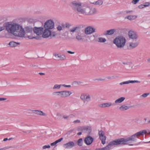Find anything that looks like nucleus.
I'll use <instances>...</instances> for the list:
<instances>
[{"label": "nucleus", "instance_id": "7c9ffc66", "mask_svg": "<svg viewBox=\"0 0 150 150\" xmlns=\"http://www.w3.org/2000/svg\"><path fill=\"white\" fill-rule=\"evenodd\" d=\"M25 32L26 33H31L33 30L32 28L30 27H27L25 28Z\"/></svg>", "mask_w": 150, "mask_h": 150}, {"label": "nucleus", "instance_id": "864d4df0", "mask_svg": "<svg viewBox=\"0 0 150 150\" xmlns=\"http://www.w3.org/2000/svg\"><path fill=\"white\" fill-rule=\"evenodd\" d=\"M138 7L139 8L141 9L144 8V6L143 4H142L139 6Z\"/></svg>", "mask_w": 150, "mask_h": 150}, {"label": "nucleus", "instance_id": "dca6fc26", "mask_svg": "<svg viewBox=\"0 0 150 150\" xmlns=\"http://www.w3.org/2000/svg\"><path fill=\"white\" fill-rule=\"evenodd\" d=\"M125 99V98L124 97H121L116 100L113 103L114 104V105H118L119 104L122 103Z\"/></svg>", "mask_w": 150, "mask_h": 150}, {"label": "nucleus", "instance_id": "a878e982", "mask_svg": "<svg viewBox=\"0 0 150 150\" xmlns=\"http://www.w3.org/2000/svg\"><path fill=\"white\" fill-rule=\"evenodd\" d=\"M60 91H54L52 93V95L56 97L61 98Z\"/></svg>", "mask_w": 150, "mask_h": 150}, {"label": "nucleus", "instance_id": "c85d7f7f", "mask_svg": "<svg viewBox=\"0 0 150 150\" xmlns=\"http://www.w3.org/2000/svg\"><path fill=\"white\" fill-rule=\"evenodd\" d=\"M137 16L135 15H130L127 17V18L129 20H132L136 18Z\"/></svg>", "mask_w": 150, "mask_h": 150}, {"label": "nucleus", "instance_id": "f03ea898", "mask_svg": "<svg viewBox=\"0 0 150 150\" xmlns=\"http://www.w3.org/2000/svg\"><path fill=\"white\" fill-rule=\"evenodd\" d=\"M71 6L75 11L86 15H90L96 14L97 10L95 7L91 8L86 4H83L79 1L72 2Z\"/></svg>", "mask_w": 150, "mask_h": 150}, {"label": "nucleus", "instance_id": "20e7f679", "mask_svg": "<svg viewBox=\"0 0 150 150\" xmlns=\"http://www.w3.org/2000/svg\"><path fill=\"white\" fill-rule=\"evenodd\" d=\"M126 39L125 37L122 36L116 37L113 40V43L118 48H122L125 44Z\"/></svg>", "mask_w": 150, "mask_h": 150}, {"label": "nucleus", "instance_id": "052dcab7", "mask_svg": "<svg viewBox=\"0 0 150 150\" xmlns=\"http://www.w3.org/2000/svg\"><path fill=\"white\" fill-rule=\"evenodd\" d=\"M96 150H104V148H97L96 149Z\"/></svg>", "mask_w": 150, "mask_h": 150}, {"label": "nucleus", "instance_id": "2f4dec72", "mask_svg": "<svg viewBox=\"0 0 150 150\" xmlns=\"http://www.w3.org/2000/svg\"><path fill=\"white\" fill-rule=\"evenodd\" d=\"M61 86H62V84L58 85L56 84L54 85L52 88L54 90L59 89Z\"/></svg>", "mask_w": 150, "mask_h": 150}, {"label": "nucleus", "instance_id": "0eeeda50", "mask_svg": "<svg viewBox=\"0 0 150 150\" xmlns=\"http://www.w3.org/2000/svg\"><path fill=\"white\" fill-rule=\"evenodd\" d=\"M84 31L86 35H90L96 32V28L92 26H89L85 28Z\"/></svg>", "mask_w": 150, "mask_h": 150}, {"label": "nucleus", "instance_id": "9d476101", "mask_svg": "<svg viewBox=\"0 0 150 150\" xmlns=\"http://www.w3.org/2000/svg\"><path fill=\"white\" fill-rule=\"evenodd\" d=\"M129 37L133 40H137L138 36L135 32L132 31H129L128 33Z\"/></svg>", "mask_w": 150, "mask_h": 150}, {"label": "nucleus", "instance_id": "49530a36", "mask_svg": "<svg viewBox=\"0 0 150 150\" xmlns=\"http://www.w3.org/2000/svg\"><path fill=\"white\" fill-rule=\"evenodd\" d=\"M114 78V76H108L106 77V78L109 80H111L113 79V78Z\"/></svg>", "mask_w": 150, "mask_h": 150}, {"label": "nucleus", "instance_id": "c9c22d12", "mask_svg": "<svg viewBox=\"0 0 150 150\" xmlns=\"http://www.w3.org/2000/svg\"><path fill=\"white\" fill-rule=\"evenodd\" d=\"M83 126H79L77 128V130L78 131H81L83 132Z\"/></svg>", "mask_w": 150, "mask_h": 150}, {"label": "nucleus", "instance_id": "b1692460", "mask_svg": "<svg viewBox=\"0 0 150 150\" xmlns=\"http://www.w3.org/2000/svg\"><path fill=\"white\" fill-rule=\"evenodd\" d=\"M91 3L95 5H98L100 6L103 5V1L102 0H98L94 2H93Z\"/></svg>", "mask_w": 150, "mask_h": 150}, {"label": "nucleus", "instance_id": "7ed1b4c3", "mask_svg": "<svg viewBox=\"0 0 150 150\" xmlns=\"http://www.w3.org/2000/svg\"><path fill=\"white\" fill-rule=\"evenodd\" d=\"M4 26H0V32L5 28L8 33L16 36L22 37L25 35V32L24 29L22 26L18 24L8 22L4 24Z\"/></svg>", "mask_w": 150, "mask_h": 150}, {"label": "nucleus", "instance_id": "6ab92c4d", "mask_svg": "<svg viewBox=\"0 0 150 150\" xmlns=\"http://www.w3.org/2000/svg\"><path fill=\"white\" fill-rule=\"evenodd\" d=\"M42 33V37L44 38H48L50 35L51 31L49 30L45 29Z\"/></svg>", "mask_w": 150, "mask_h": 150}, {"label": "nucleus", "instance_id": "338daca9", "mask_svg": "<svg viewBox=\"0 0 150 150\" xmlns=\"http://www.w3.org/2000/svg\"><path fill=\"white\" fill-rule=\"evenodd\" d=\"M147 123L148 124L150 123V120Z\"/></svg>", "mask_w": 150, "mask_h": 150}, {"label": "nucleus", "instance_id": "1a4fd4ad", "mask_svg": "<svg viewBox=\"0 0 150 150\" xmlns=\"http://www.w3.org/2000/svg\"><path fill=\"white\" fill-rule=\"evenodd\" d=\"M98 134L99 138L101 141L102 143L103 144H104L105 143L106 137L105 135L104 132L102 130L99 131L98 132Z\"/></svg>", "mask_w": 150, "mask_h": 150}, {"label": "nucleus", "instance_id": "13d9d810", "mask_svg": "<svg viewBox=\"0 0 150 150\" xmlns=\"http://www.w3.org/2000/svg\"><path fill=\"white\" fill-rule=\"evenodd\" d=\"M32 38H35L37 40H39L40 39V38L39 37H33Z\"/></svg>", "mask_w": 150, "mask_h": 150}, {"label": "nucleus", "instance_id": "aec40b11", "mask_svg": "<svg viewBox=\"0 0 150 150\" xmlns=\"http://www.w3.org/2000/svg\"><path fill=\"white\" fill-rule=\"evenodd\" d=\"M92 131V128L90 126H83V132L89 134Z\"/></svg>", "mask_w": 150, "mask_h": 150}, {"label": "nucleus", "instance_id": "680f3d73", "mask_svg": "<svg viewBox=\"0 0 150 150\" xmlns=\"http://www.w3.org/2000/svg\"><path fill=\"white\" fill-rule=\"evenodd\" d=\"M39 74L40 75H44L45 74V73H39Z\"/></svg>", "mask_w": 150, "mask_h": 150}, {"label": "nucleus", "instance_id": "774afa93", "mask_svg": "<svg viewBox=\"0 0 150 150\" xmlns=\"http://www.w3.org/2000/svg\"><path fill=\"white\" fill-rule=\"evenodd\" d=\"M12 139V138H10L9 139H8V140H10L11 139Z\"/></svg>", "mask_w": 150, "mask_h": 150}, {"label": "nucleus", "instance_id": "a211bd4d", "mask_svg": "<svg viewBox=\"0 0 150 150\" xmlns=\"http://www.w3.org/2000/svg\"><path fill=\"white\" fill-rule=\"evenodd\" d=\"M84 35L83 33H78L76 35V39L78 41H83V36Z\"/></svg>", "mask_w": 150, "mask_h": 150}, {"label": "nucleus", "instance_id": "5701e85b", "mask_svg": "<svg viewBox=\"0 0 150 150\" xmlns=\"http://www.w3.org/2000/svg\"><path fill=\"white\" fill-rule=\"evenodd\" d=\"M115 30V29H112L107 30L105 32L104 34L105 35H112L114 33Z\"/></svg>", "mask_w": 150, "mask_h": 150}, {"label": "nucleus", "instance_id": "bb28decb", "mask_svg": "<svg viewBox=\"0 0 150 150\" xmlns=\"http://www.w3.org/2000/svg\"><path fill=\"white\" fill-rule=\"evenodd\" d=\"M20 44V43L16 42L14 41H11L9 43V45L12 47H16Z\"/></svg>", "mask_w": 150, "mask_h": 150}, {"label": "nucleus", "instance_id": "f8f14e48", "mask_svg": "<svg viewBox=\"0 0 150 150\" xmlns=\"http://www.w3.org/2000/svg\"><path fill=\"white\" fill-rule=\"evenodd\" d=\"M74 145V143L73 142L70 141L67 143L64 144L63 146L65 149H70L73 148Z\"/></svg>", "mask_w": 150, "mask_h": 150}, {"label": "nucleus", "instance_id": "8fccbe9b", "mask_svg": "<svg viewBox=\"0 0 150 150\" xmlns=\"http://www.w3.org/2000/svg\"><path fill=\"white\" fill-rule=\"evenodd\" d=\"M63 139V138H60V139L56 140L55 141L56 142L57 144V143L61 142Z\"/></svg>", "mask_w": 150, "mask_h": 150}, {"label": "nucleus", "instance_id": "de8ad7c7", "mask_svg": "<svg viewBox=\"0 0 150 150\" xmlns=\"http://www.w3.org/2000/svg\"><path fill=\"white\" fill-rule=\"evenodd\" d=\"M62 86H63L66 87L70 88L71 87L70 85H66L65 84H62Z\"/></svg>", "mask_w": 150, "mask_h": 150}, {"label": "nucleus", "instance_id": "ea45409f", "mask_svg": "<svg viewBox=\"0 0 150 150\" xmlns=\"http://www.w3.org/2000/svg\"><path fill=\"white\" fill-rule=\"evenodd\" d=\"M12 148V147L11 146H7V147H4L0 149V150H5V149H8L10 148Z\"/></svg>", "mask_w": 150, "mask_h": 150}, {"label": "nucleus", "instance_id": "5fc2aeb1", "mask_svg": "<svg viewBox=\"0 0 150 150\" xmlns=\"http://www.w3.org/2000/svg\"><path fill=\"white\" fill-rule=\"evenodd\" d=\"M56 144H57L56 143V142L55 141L54 142H53L52 143H51L50 144V145L51 146H54V145H55Z\"/></svg>", "mask_w": 150, "mask_h": 150}, {"label": "nucleus", "instance_id": "473e14b6", "mask_svg": "<svg viewBox=\"0 0 150 150\" xmlns=\"http://www.w3.org/2000/svg\"><path fill=\"white\" fill-rule=\"evenodd\" d=\"M78 145L79 146H82L83 144V139L82 138L79 139L77 141Z\"/></svg>", "mask_w": 150, "mask_h": 150}, {"label": "nucleus", "instance_id": "412c9836", "mask_svg": "<svg viewBox=\"0 0 150 150\" xmlns=\"http://www.w3.org/2000/svg\"><path fill=\"white\" fill-rule=\"evenodd\" d=\"M140 81L138 80L130 81L128 80L127 81H124L120 83V85H122L124 84H128L130 83H140Z\"/></svg>", "mask_w": 150, "mask_h": 150}, {"label": "nucleus", "instance_id": "f3484780", "mask_svg": "<svg viewBox=\"0 0 150 150\" xmlns=\"http://www.w3.org/2000/svg\"><path fill=\"white\" fill-rule=\"evenodd\" d=\"M54 55L55 59L58 60H64L66 58L65 56L63 54H55Z\"/></svg>", "mask_w": 150, "mask_h": 150}, {"label": "nucleus", "instance_id": "37998d69", "mask_svg": "<svg viewBox=\"0 0 150 150\" xmlns=\"http://www.w3.org/2000/svg\"><path fill=\"white\" fill-rule=\"evenodd\" d=\"M63 117L64 119L68 120L69 119V117L68 115H63Z\"/></svg>", "mask_w": 150, "mask_h": 150}, {"label": "nucleus", "instance_id": "bf43d9fd", "mask_svg": "<svg viewBox=\"0 0 150 150\" xmlns=\"http://www.w3.org/2000/svg\"><path fill=\"white\" fill-rule=\"evenodd\" d=\"M67 52L71 54H74V52H72L70 51H67Z\"/></svg>", "mask_w": 150, "mask_h": 150}, {"label": "nucleus", "instance_id": "58836bf2", "mask_svg": "<svg viewBox=\"0 0 150 150\" xmlns=\"http://www.w3.org/2000/svg\"><path fill=\"white\" fill-rule=\"evenodd\" d=\"M73 122L74 124L79 123H81V121L79 120H74Z\"/></svg>", "mask_w": 150, "mask_h": 150}, {"label": "nucleus", "instance_id": "c756f323", "mask_svg": "<svg viewBox=\"0 0 150 150\" xmlns=\"http://www.w3.org/2000/svg\"><path fill=\"white\" fill-rule=\"evenodd\" d=\"M97 41L99 42H105L106 41V40L104 38L100 37L98 38Z\"/></svg>", "mask_w": 150, "mask_h": 150}, {"label": "nucleus", "instance_id": "423d86ee", "mask_svg": "<svg viewBox=\"0 0 150 150\" xmlns=\"http://www.w3.org/2000/svg\"><path fill=\"white\" fill-rule=\"evenodd\" d=\"M81 99L83 100V103L86 104L91 100L90 96L88 94H83L81 95Z\"/></svg>", "mask_w": 150, "mask_h": 150}, {"label": "nucleus", "instance_id": "6e6d98bb", "mask_svg": "<svg viewBox=\"0 0 150 150\" xmlns=\"http://www.w3.org/2000/svg\"><path fill=\"white\" fill-rule=\"evenodd\" d=\"M6 98H0V101L6 100Z\"/></svg>", "mask_w": 150, "mask_h": 150}, {"label": "nucleus", "instance_id": "ddd939ff", "mask_svg": "<svg viewBox=\"0 0 150 150\" xmlns=\"http://www.w3.org/2000/svg\"><path fill=\"white\" fill-rule=\"evenodd\" d=\"M139 42L137 40H133L129 43V47L130 49H133L137 47L139 45Z\"/></svg>", "mask_w": 150, "mask_h": 150}, {"label": "nucleus", "instance_id": "cd10ccee", "mask_svg": "<svg viewBox=\"0 0 150 150\" xmlns=\"http://www.w3.org/2000/svg\"><path fill=\"white\" fill-rule=\"evenodd\" d=\"M130 107L125 105H123L119 108L120 110L121 111H124L128 109Z\"/></svg>", "mask_w": 150, "mask_h": 150}, {"label": "nucleus", "instance_id": "72a5a7b5", "mask_svg": "<svg viewBox=\"0 0 150 150\" xmlns=\"http://www.w3.org/2000/svg\"><path fill=\"white\" fill-rule=\"evenodd\" d=\"M149 94V93H144L142 95L140 96V98H143L146 97Z\"/></svg>", "mask_w": 150, "mask_h": 150}, {"label": "nucleus", "instance_id": "79ce46f5", "mask_svg": "<svg viewBox=\"0 0 150 150\" xmlns=\"http://www.w3.org/2000/svg\"><path fill=\"white\" fill-rule=\"evenodd\" d=\"M62 29V27L60 25H59L57 27V30L58 31H61Z\"/></svg>", "mask_w": 150, "mask_h": 150}, {"label": "nucleus", "instance_id": "a19ab883", "mask_svg": "<svg viewBox=\"0 0 150 150\" xmlns=\"http://www.w3.org/2000/svg\"><path fill=\"white\" fill-rule=\"evenodd\" d=\"M56 116L59 118H60L62 117V115L59 112H57V113Z\"/></svg>", "mask_w": 150, "mask_h": 150}, {"label": "nucleus", "instance_id": "4468645a", "mask_svg": "<svg viewBox=\"0 0 150 150\" xmlns=\"http://www.w3.org/2000/svg\"><path fill=\"white\" fill-rule=\"evenodd\" d=\"M93 139L90 136H87L86 137L84 140V142L87 145H90L92 144Z\"/></svg>", "mask_w": 150, "mask_h": 150}, {"label": "nucleus", "instance_id": "9b49d317", "mask_svg": "<svg viewBox=\"0 0 150 150\" xmlns=\"http://www.w3.org/2000/svg\"><path fill=\"white\" fill-rule=\"evenodd\" d=\"M72 93L70 91H60L61 98H65L69 96Z\"/></svg>", "mask_w": 150, "mask_h": 150}, {"label": "nucleus", "instance_id": "0e129e2a", "mask_svg": "<svg viewBox=\"0 0 150 150\" xmlns=\"http://www.w3.org/2000/svg\"><path fill=\"white\" fill-rule=\"evenodd\" d=\"M81 134L82 133L81 132H79L77 133V134L79 135Z\"/></svg>", "mask_w": 150, "mask_h": 150}, {"label": "nucleus", "instance_id": "4d7b16f0", "mask_svg": "<svg viewBox=\"0 0 150 150\" xmlns=\"http://www.w3.org/2000/svg\"><path fill=\"white\" fill-rule=\"evenodd\" d=\"M93 36L94 38H97L98 36V35L97 34L95 33L93 35Z\"/></svg>", "mask_w": 150, "mask_h": 150}, {"label": "nucleus", "instance_id": "f704fd0d", "mask_svg": "<svg viewBox=\"0 0 150 150\" xmlns=\"http://www.w3.org/2000/svg\"><path fill=\"white\" fill-rule=\"evenodd\" d=\"M57 35V34L56 33V32H55L54 31H53L52 32L51 31V34H50V36L51 38L54 37L55 36Z\"/></svg>", "mask_w": 150, "mask_h": 150}, {"label": "nucleus", "instance_id": "c03bdc74", "mask_svg": "<svg viewBox=\"0 0 150 150\" xmlns=\"http://www.w3.org/2000/svg\"><path fill=\"white\" fill-rule=\"evenodd\" d=\"M139 1V0H133L132 1V3L133 4H136V3L138 2V1Z\"/></svg>", "mask_w": 150, "mask_h": 150}, {"label": "nucleus", "instance_id": "e2e57ef3", "mask_svg": "<svg viewBox=\"0 0 150 150\" xmlns=\"http://www.w3.org/2000/svg\"><path fill=\"white\" fill-rule=\"evenodd\" d=\"M8 139L7 138H4V140L3 141H6Z\"/></svg>", "mask_w": 150, "mask_h": 150}, {"label": "nucleus", "instance_id": "f257e3e1", "mask_svg": "<svg viewBox=\"0 0 150 150\" xmlns=\"http://www.w3.org/2000/svg\"><path fill=\"white\" fill-rule=\"evenodd\" d=\"M146 133L147 131L144 130L137 132L127 138H121L115 140L110 142L107 146L104 147V149L109 150L113 146L128 144L129 146H132L134 144L132 143L136 142L137 138Z\"/></svg>", "mask_w": 150, "mask_h": 150}, {"label": "nucleus", "instance_id": "3c124183", "mask_svg": "<svg viewBox=\"0 0 150 150\" xmlns=\"http://www.w3.org/2000/svg\"><path fill=\"white\" fill-rule=\"evenodd\" d=\"M71 26V24L69 23H66L65 24V27L66 28H69Z\"/></svg>", "mask_w": 150, "mask_h": 150}, {"label": "nucleus", "instance_id": "39448f33", "mask_svg": "<svg viewBox=\"0 0 150 150\" xmlns=\"http://www.w3.org/2000/svg\"><path fill=\"white\" fill-rule=\"evenodd\" d=\"M44 28L45 29L50 30L54 28V23L51 20L47 21L45 23Z\"/></svg>", "mask_w": 150, "mask_h": 150}, {"label": "nucleus", "instance_id": "09e8293b", "mask_svg": "<svg viewBox=\"0 0 150 150\" xmlns=\"http://www.w3.org/2000/svg\"><path fill=\"white\" fill-rule=\"evenodd\" d=\"M96 80L98 81H104L105 80V79L104 78H100L97 79Z\"/></svg>", "mask_w": 150, "mask_h": 150}, {"label": "nucleus", "instance_id": "4be33fe9", "mask_svg": "<svg viewBox=\"0 0 150 150\" xmlns=\"http://www.w3.org/2000/svg\"><path fill=\"white\" fill-rule=\"evenodd\" d=\"M32 111L33 112L37 115L45 116L46 115V114L44 112L42 111L39 110H32Z\"/></svg>", "mask_w": 150, "mask_h": 150}, {"label": "nucleus", "instance_id": "393cba45", "mask_svg": "<svg viewBox=\"0 0 150 150\" xmlns=\"http://www.w3.org/2000/svg\"><path fill=\"white\" fill-rule=\"evenodd\" d=\"M79 29V27L76 26L70 29L69 30V31L72 32L74 33V32H77L78 30Z\"/></svg>", "mask_w": 150, "mask_h": 150}, {"label": "nucleus", "instance_id": "603ef678", "mask_svg": "<svg viewBox=\"0 0 150 150\" xmlns=\"http://www.w3.org/2000/svg\"><path fill=\"white\" fill-rule=\"evenodd\" d=\"M150 4L148 2H146L144 4H143L144 6V7H147Z\"/></svg>", "mask_w": 150, "mask_h": 150}, {"label": "nucleus", "instance_id": "69168bd1", "mask_svg": "<svg viewBox=\"0 0 150 150\" xmlns=\"http://www.w3.org/2000/svg\"><path fill=\"white\" fill-rule=\"evenodd\" d=\"M147 61L148 62L150 63V59H147Z\"/></svg>", "mask_w": 150, "mask_h": 150}, {"label": "nucleus", "instance_id": "e433bc0d", "mask_svg": "<svg viewBox=\"0 0 150 150\" xmlns=\"http://www.w3.org/2000/svg\"><path fill=\"white\" fill-rule=\"evenodd\" d=\"M50 148V145H45L42 146V149H49Z\"/></svg>", "mask_w": 150, "mask_h": 150}, {"label": "nucleus", "instance_id": "a18cd8bd", "mask_svg": "<svg viewBox=\"0 0 150 150\" xmlns=\"http://www.w3.org/2000/svg\"><path fill=\"white\" fill-rule=\"evenodd\" d=\"M122 63L124 65H129L130 63L127 62H123Z\"/></svg>", "mask_w": 150, "mask_h": 150}, {"label": "nucleus", "instance_id": "6e6552de", "mask_svg": "<svg viewBox=\"0 0 150 150\" xmlns=\"http://www.w3.org/2000/svg\"><path fill=\"white\" fill-rule=\"evenodd\" d=\"M43 30L44 28L42 27H35L33 29L34 33L38 36L42 35L43 33Z\"/></svg>", "mask_w": 150, "mask_h": 150}, {"label": "nucleus", "instance_id": "2eb2a0df", "mask_svg": "<svg viewBox=\"0 0 150 150\" xmlns=\"http://www.w3.org/2000/svg\"><path fill=\"white\" fill-rule=\"evenodd\" d=\"M114 104L113 103L109 102L100 104L99 105V106L101 108H105L114 106Z\"/></svg>", "mask_w": 150, "mask_h": 150}, {"label": "nucleus", "instance_id": "4c0bfd02", "mask_svg": "<svg viewBox=\"0 0 150 150\" xmlns=\"http://www.w3.org/2000/svg\"><path fill=\"white\" fill-rule=\"evenodd\" d=\"M125 13L126 14H130L133 12L132 10H126L124 11Z\"/></svg>", "mask_w": 150, "mask_h": 150}]
</instances>
